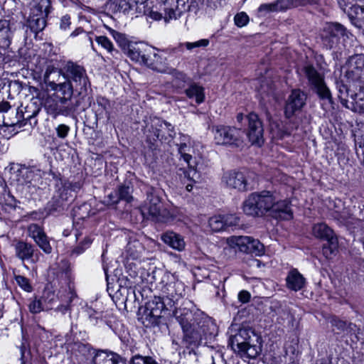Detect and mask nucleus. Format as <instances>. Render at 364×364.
<instances>
[{"instance_id": "nucleus-1", "label": "nucleus", "mask_w": 364, "mask_h": 364, "mask_svg": "<svg viewBox=\"0 0 364 364\" xmlns=\"http://www.w3.org/2000/svg\"><path fill=\"white\" fill-rule=\"evenodd\" d=\"M173 316L182 328L183 341L189 345L198 344L208 333L210 320L193 306L176 309Z\"/></svg>"}, {"instance_id": "nucleus-2", "label": "nucleus", "mask_w": 364, "mask_h": 364, "mask_svg": "<svg viewBox=\"0 0 364 364\" xmlns=\"http://www.w3.org/2000/svg\"><path fill=\"white\" fill-rule=\"evenodd\" d=\"M230 344L243 358H255L262 351V338L250 328H241L232 334Z\"/></svg>"}, {"instance_id": "nucleus-3", "label": "nucleus", "mask_w": 364, "mask_h": 364, "mask_svg": "<svg viewBox=\"0 0 364 364\" xmlns=\"http://www.w3.org/2000/svg\"><path fill=\"white\" fill-rule=\"evenodd\" d=\"M125 53L132 60L146 65L154 70L159 73L166 71L161 56L155 53L151 55V49L146 44L132 42Z\"/></svg>"}, {"instance_id": "nucleus-4", "label": "nucleus", "mask_w": 364, "mask_h": 364, "mask_svg": "<svg viewBox=\"0 0 364 364\" xmlns=\"http://www.w3.org/2000/svg\"><path fill=\"white\" fill-rule=\"evenodd\" d=\"M61 72L53 65H48L43 75V82L48 90L53 91V96L65 98L71 102L75 88L69 82L64 80L60 81Z\"/></svg>"}, {"instance_id": "nucleus-5", "label": "nucleus", "mask_w": 364, "mask_h": 364, "mask_svg": "<svg viewBox=\"0 0 364 364\" xmlns=\"http://www.w3.org/2000/svg\"><path fill=\"white\" fill-rule=\"evenodd\" d=\"M274 199L269 191L252 193L243 203V211L251 216H262L267 212L271 214Z\"/></svg>"}, {"instance_id": "nucleus-6", "label": "nucleus", "mask_w": 364, "mask_h": 364, "mask_svg": "<svg viewBox=\"0 0 364 364\" xmlns=\"http://www.w3.org/2000/svg\"><path fill=\"white\" fill-rule=\"evenodd\" d=\"M63 79L75 88V93L81 95L87 92L90 86L89 78L85 68L76 63L68 61L59 70Z\"/></svg>"}, {"instance_id": "nucleus-7", "label": "nucleus", "mask_w": 364, "mask_h": 364, "mask_svg": "<svg viewBox=\"0 0 364 364\" xmlns=\"http://www.w3.org/2000/svg\"><path fill=\"white\" fill-rule=\"evenodd\" d=\"M144 134L146 142L152 147L158 140L161 142L169 141L175 136L176 132L170 123L154 118L146 124Z\"/></svg>"}, {"instance_id": "nucleus-8", "label": "nucleus", "mask_w": 364, "mask_h": 364, "mask_svg": "<svg viewBox=\"0 0 364 364\" xmlns=\"http://www.w3.org/2000/svg\"><path fill=\"white\" fill-rule=\"evenodd\" d=\"M144 218L155 222L166 223L174 218V215L164 208L161 198L154 193L147 194L145 205L141 208Z\"/></svg>"}, {"instance_id": "nucleus-9", "label": "nucleus", "mask_w": 364, "mask_h": 364, "mask_svg": "<svg viewBox=\"0 0 364 364\" xmlns=\"http://www.w3.org/2000/svg\"><path fill=\"white\" fill-rule=\"evenodd\" d=\"M213 139L218 145L238 146L242 141L243 132L235 127L218 124L212 127Z\"/></svg>"}, {"instance_id": "nucleus-10", "label": "nucleus", "mask_w": 364, "mask_h": 364, "mask_svg": "<svg viewBox=\"0 0 364 364\" xmlns=\"http://www.w3.org/2000/svg\"><path fill=\"white\" fill-rule=\"evenodd\" d=\"M168 302L161 296L154 298L148 301L145 306L144 312L141 316L143 324L148 327L157 325L161 317L163 311L168 309Z\"/></svg>"}, {"instance_id": "nucleus-11", "label": "nucleus", "mask_w": 364, "mask_h": 364, "mask_svg": "<svg viewBox=\"0 0 364 364\" xmlns=\"http://www.w3.org/2000/svg\"><path fill=\"white\" fill-rule=\"evenodd\" d=\"M227 244L231 248H237L241 252L261 256L264 247L258 240L249 236H232L227 238Z\"/></svg>"}, {"instance_id": "nucleus-12", "label": "nucleus", "mask_w": 364, "mask_h": 364, "mask_svg": "<svg viewBox=\"0 0 364 364\" xmlns=\"http://www.w3.org/2000/svg\"><path fill=\"white\" fill-rule=\"evenodd\" d=\"M303 70L311 89L321 99L331 101V93L325 83L323 75L312 65H306Z\"/></svg>"}, {"instance_id": "nucleus-13", "label": "nucleus", "mask_w": 364, "mask_h": 364, "mask_svg": "<svg viewBox=\"0 0 364 364\" xmlns=\"http://www.w3.org/2000/svg\"><path fill=\"white\" fill-rule=\"evenodd\" d=\"M44 107L48 114L55 118L58 115L69 116L75 111V107L72 102L65 98L48 96L44 103Z\"/></svg>"}, {"instance_id": "nucleus-14", "label": "nucleus", "mask_w": 364, "mask_h": 364, "mask_svg": "<svg viewBox=\"0 0 364 364\" xmlns=\"http://www.w3.org/2000/svg\"><path fill=\"white\" fill-rule=\"evenodd\" d=\"M346 76L349 80L358 82L360 90L364 88V54H357L349 58Z\"/></svg>"}, {"instance_id": "nucleus-15", "label": "nucleus", "mask_w": 364, "mask_h": 364, "mask_svg": "<svg viewBox=\"0 0 364 364\" xmlns=\"http://www.w3.org/2000/svg\"><path fill=\"white\" fill-rule=\"evenodd\" d=\"M248 129L247 135L252 144L261 146L264 142L263 125L258 116L255 113L247 115Z\"/></svg>"}, {"instance_id": "nucleus-16", "label": "nucleus", "mask_w": 364, "mask_h": 364, "mask_svg": "<svg viewBox=\"0 0 364 364\" xmlns=\"http://www.w3.org/2000/svg\"><path fill=\"white\" fill-rule=\"evenodd\" d=\"M114 13H123L124 14L141 15L144 11V5L136 0H115L110 5Z\"/></svg>"}, {"instance_id": "nucleus-17", "label": "nucleus", "mask_w": 364, "mask_h": 364, "mask_svg": "<svg viewBox=\"0 0 364 364\" xmlns=\"http://www.w3.org/2000/svg\"><path fill=\"white\" fill-rule=\"evenodd\" d=\"M223 181L228 187L240 191H245L252 188L245 174L241 171H232L225 173L223 175Z\"/></svg>"}, {"instance_id": "nucleus-18", "label": "nucleus", "mask_w": 364, "mask_h": 364, "mask_svg": "<svg viewBox=\"0 0 364 364\" xmlns=\"http://www.w3.org/2000/svg\"><path fill=\"white\" fill-rule=\"evenodd\" d=\"M188 0H166L161 4V10L164 12V19L169 21L180 17L183 12L186 10Z\"/></svg>"}, {"instance_id": "nucleus-19", "label": "nucleus", "mask_w": 364, "mask_h": 364, "mask_svg": "<svg viewBox=\"0 0 364 364\" xmlns=\"http://www.w3.org/2000/svg\"><path fill=\"white\" fill-rule=\"evenodd\" d=\"M345 36L348 37L346 28L340 23H333L322 36V43L327 49H332L338 44L340 37Z\"/></svg>"}, {"instance_id": "nucleus-20", "label": "nucleus", "mask_w": 364, "mask_h": 364, "mask_svg": "<svg viewBox=\"0 0 364 364\" xmlns=\"http://www.w3.org/2000/svg\"><path fill=\"white\" fill-rule=\"evenodd\" d=\"M306 96L300 90H292L289 96L285 106V115L287 117H291L294 114L300 110L306 104Z\"/></svg>"}, {"instance_id": "nucleus-21", "label": "nucleus", "mask_w": 364, "mask_h": 364, "mask_svg": "<svg viewBox=\"0 0 364 364\" xmlns=\"http://www.w3.org/2000/svg\"><path fill=\"white\" fill-rule=\"evenodd\" d=\"M164 299L168 302L170 308L180 299L184 292L183 285L181 282H171L167 283L162 288Z\"/></svg>"}, {"instance_id": "nucleus-22", "label": "nucleus", "mask_w": 364, "mask_h": 364, "mask_svg": "<svg viewBox=\"0 0 364 364\" xmlns=\"http://www.w3.org/2000/svg\"><path fill=\"white\" fill-rule=\"evenodd\" d=\"M38 113V109L33 112L31 114L27 113L26 112L23 114H19L18 110H11L9 113L5 114H2V123L6 127H14L18 126L21 127L23 125V123L21 121L22 118L23 121H29L31 124V120L35 119V117Z\"/></svg>"}, {"instance_id": "nucleus-23", "label": "nucleus", "mask_w": 364, "mask_h": 364, "mask_svg": "<svg viewBox=\"0 0 364 364\" xmlns=\"http://www.w3.org/2000/svg\"><path fill=\"white\" fill-rule=\"evenodd\" d=\"M56 186L58 187V190L57 195L54 196L53 198L56 203L54 207L55 210L58 208L63 206L64 202L68 200L69 191H75L80 188L79 183H71L68 181H63L62 180H60Z\"/></svg>"}, {"instance_id": "nucleus-24", "label": "nucleus", "mask_w": 364, "mask_h": 364, "mask_svg": "<svg viewBox=\"0 0 364 364\" xmlns=\"http://www.w3.org/2000/svg\"><path fill=\"white\" fill-rule=\"evenodd\" d=\"M273 218L281 220H290L293 213L288 200H279L276 198L270 214Z\"/></svg>"}, {"instance_id": "nucleus-25", "label": "nucleus", "mask_w": 364, "mask_h": 364, "mask_svg": "<svg viewBox=\"0 0 364 364\" xmlns=\"http://www.w3.org/2000/svg\"><path fill=\"white\" fill-rule=\"evenodd\" d=\"M179 154L181 157L188 165V171L187 172V177L193 181H196L199 178V174L196 171V165L191 162L192 156L190 154L191 147L186 143H182L178 148Z\"/></svg>"}, {"instance_id": "nucleus-26", "label": "nucleus", "mask_w": 364, "mask_h": 364, "mask_svg": "<svg viewBox=\"0 0 364 364\" xmlns=\"http://www.w3.org/2000/svg\"><path fill=\"white\" fill-rule=\"evenodd\" d=\"M92 361L93 364H126L120 355L106 350H98Z\"/></svg>"}, {"instance_id": "nucleus-27", "label": "nucleus", "mask_w": 364, "mask_h": 364, "mask_svg": "<svg viewBox=\"0 0 364 364\" xmlns=\"http://www.w3.org/2000/svg\"><path fill=\"white\" fill-rule=\"evenodd\" d=\"M161 240L171 248L181 252L185 250L186 242L182 235L173 231H167L162 234Z\"/></svg>"}, {"instance_id": "nucleus-28", "label": "nucleus", "mask_w": 364, "mask_h": 364, "mask_svg": "<svg viewBox=\"0 0 364 364\" xmlns=\"http://www.w3.org/2000/svg\"><path fill=\"white\" fill-rule=\"evenodd\" d=\"M12 38V31L9 21L6 19H0V49L3 53L6 52L9 48Z\"/></svg>"}, {"instance_id": "nucleus-29", "label": "nucleus", "mask_w": 364, "mask_h": 364, "mask_svg": "<svg viewBox=\"0 0 364 364\" xmlns=\"http://www.w3.org/2000/svg\"><path fill=\"white\" fill-rule=\"evenodd\" d=\"M286 282L288 289L297 291L305 286L306 279L296 269H293L288 273Z\"/></svg>"}, {"instance_id": "nucleus-30", "label": "nucleus", "mask_w": 364, "mask_h": 364, "mask_svg": "<svg viewBox=\"0 0 364 364\" xmlns=\"http://www.w3.org/2000/svg\"><path fill=\"white\" fill-rule=\"evenodd\" d=\"M14 247L16 257L22 262L33 258L35 250L31 244L20 240L14 245Z\"/></svg>"}, {"instance_id": "nucleus-31", "label": "nucleus", "mask_w": 364, "mask_h": 364, "mask_svg": "<svg viewBox=\"0 0 364 364\" xmlns=\"http://www.w3.org/2000/svg\"><path fill=\"white\" fill-rule=\"evenodd\" d=\"M312 233L316 238L326 241L336 237L333 230L323 223L315 224L312 228Z\"/></svg>"}, {"instance_id": "nucleus-32", "label": "nucleus", "mask_w": 364, "mask_h": 364, "mask_svg": "<svg viewBox=\"0 0 364 364\" xmlns=\"http://www.w3.org/2000/svg\"><path fill=\"white\" fill-rule=\"evenodd\" d=\"M274 3L277 11H282L292 7L314 5L318 3V0H277Z\"/></svg>"}, {"instance_id": "nucleus-33", "label": "nucleus", "mask_w": 364, "mask_h": 364, "mask_svg": "<svg viewBox=\"0 0 364 364\" xmlns=\"http://www.w3.org/2000/svg\"><path fill=\"white\" fill-rule=\"evenodd\" d=\"M60 281L65 284V291L68 295L69 302H71L75 296L73 277L70 271H66L60 276Z\"/></svg>"}, {"instance_id": "nucleus-34", "label": "nucleus", "mask_w": 364, "mask_h": 364, "mask_svg": "<svg viewBox=\"0 0 364 364\" xmlns=\"http://www.w3.org/2000/svg\"><path fill=\"white\" fill-rule=\"evenodd\" d=\"M185 93L189 98H195L196 102L200 104L204 101L205 95L203 88L197 84H192L185 90Z\"/></svg>"}, {"instance_id": "nucleus-35", "label": "nucleus", "mask_w": 364, "mask_h": 364, "mask_svg": "<svg viewBox=\"0 0 364 364\" xmlns=\"http://www.w3.org/2000/svg\"><path fill=\"white\" fill-rule=\"evenodd\" d=\"M46 17L31 14L28 21L31 30L36 33L43 31L46 26Z\"/></svg>"}, {"instance_id": "nucleus-36", "label": "nucleus", "mask_w": 364, "mask_h": 364, "mask_svg": "<svg viewBox=\"0 0 364 364\" xmlns=\"http://www.w3.org/2000/svg\"><path fill=\"white\" fill-rule=\"evenodd\" d=\"M327 243L323 245L322 248V253L326 259H331L336 255L338 247V242L337 237H334L326 241Z\"/></svg>"}, {"instance_id": "nucleus-37", "label": "nucleus", "mask_w": 364, "mask_h": 364, "mask_svg": "<svg viewBox=\"0 0 364 364\" xmlns=\"http://www.w3.org/2000/svg\"><path fill=\"white\" fill-rule=\"evenodd\" d=\"M50 3L49 0H40L31 9V14L47 17L50 12Z\"/></svg>"}, {"instance_id": "nucleus-38", "label": "nucleus", "mask_w": 364, "mask_h": 364, "mask_svg": "<svg viewBox=\"0 0 364 364\" xmlns=\"http://www.w3.org/2000/svg\"><path fill=\"white\" fill-rule=\"evenodd\" d=\"M91 350L89 344L80 342L74 343L71 346L73 353L79 358H86L90 354Z\"/></svg>"}, {"instance_id": "nucleus-39", "label": "nucleus", "mask_w": 364, "mask_h": 364, "mask_svg": "<svg viewBox=\"0 0 364 364\" xmlns=\"http://www.w3.org/2000/svg\"><path fill=\"white\" fill-rule=\"evenodd\" d=\"M45 311L53 309L58 301V296L50 290H46L43 292L41 298Z\"/></svg>"}, {"instance_id": "nucleus-40", "label": "nucleus", "mask_w": 364, "mask_h": 364, "mask_svg": "<svg viewBox=\"0 0 364 364\" xmlns=\"http://www.w3.org/2000/svg\"><path fill=\"white\" fill-rule=\"evenodd\" d=\"M109 33L113 38L115 40L119 46L125 52L129 48V45L132 43L130 42L127 38L126 35L119 33L115 30L110 29Z\"/></svg>"}, {"instance_id": "nucleus-41", "label": "nucleus", "mask_w": 364, "mask_h": 364, "mask_svg": "<svg viewBox=\"0 0 364 364\" xmlns=\"http://www.w3.org/2000/svg\"><path fill=\"white\" fill-rule=\"evenodd\" d=\"M208 226L213 232L225 230L223 216L221 215H214L209 218Z\"/></svg>"}, {"instance_id": "nucleus-42", "label": "nucleus", "mask_w": 364, "mask_h": 364, "mask_svg": "<svg viewBox=\"0 0 364 364\" xmlns=\"http://www.w3.org/2000/svg\"><path fill=\"white\" fill-rule=\"evenodd\" d=\"M350 9H347L346 14H348L352 24L353 21L360 19V16L364 14V7L359 5H352Z\"/></svg>"}, {"instance_id": "nucleus-43", "label": "nucleus", "mask_w": 364, "mask_h": 364, "mask_svg": "<svg viewBox=\"0 0 364 364\" xmlns=\"http://www.w3.org/2000/svg\"><path fill=\"white\" fill-rule=\"evenodd\" d=\"M97 104L99 107L97 109L98 114H105L107 118H109L110 102L107 99L100 97L97 99Z\"/></svg>"}, {"instance_id": "nucleus-44", "label": "nucleus", "mask_w": 364, "mask_h": 364, "mask_svg": "<svg viewBox=\"0 0 364 364\" xmlns=\"http://www.w3.org/2000/svg\"><path fill=\"white\" fill-rule=\"evenodd\" d=\"M119 198L117 200H112L113 195L112 193L109 195V199H110V203L115 204L118 203L119 199L120 200H124L127 202L131 201L132 199V197L130 196V191L129 188L126 186H122L119 188L118 192Z\"/></svg>"}, {"instance_id": "nucleus-45", "label": "nucleus", "mask_w": 364, "mask_h": 364, "mask_svg": "<svg viewBox=\"0 0 364 364\" xmlns=\"http://www.w3.org/2000/svg\"><path fill=\"white\" fill-rule=\"evenodd\" d=\"M29 311L32 314H38L42 311H45L43 301L41 299L34 297L31 299L28 305Z\"/></svg>"}, {"instance_id": "nucleus-46", "label": "nucleus", "mask_w": 364, "mask_h": 364, "mask_svg": "<svg viewBox=\"0 0 364 364\" xmlns=\"http://www.w3.org/2000/svg\"><path fill=\"white\" fill-rule=\"evenodd\" d=\"M28 234L33 240H36L45 234V232L43 228L36 223H32L28 226Z\"/></svg>"}, {"instance_id": "nucleus-47", "label": "nucleus", "mask_w": 364, "mask_h": 364, "mask_svg": "<svg viewBox=\"0 0 364 364\" xmlns=\"http://www.w3.org/2000/svg\"><path fill=\"white\" fill-rule=\"evenodd\" d=\"M34 241L45 253H51L52 247L50 245V242L46 233Z\"/></svg>"}, {"instance_id": "nucleus-48", "label": "nucleus", "mask_w": 364, "mask_h": 364, "mask_svg": "<svg viewBox=\"0 0 364 364\" xmlns=\"http://www.w3.org/2000/svg\"><path fill=\"white\" fill-rule=\"evenodd\" d=\"M223 216L225 228L239 225L240 219L235 214H228Z\"/></svg>"}, {"instance_id": "nucleus-49", "label": "nucleus", "mask_w": 364, "mask_h": 364, "mask_svg": "<svg viewBox=\"0 0 364 364\" xmlns=\"http://www.w3.org/2000/svg\"><path fill=\"white\" fill-rule=\"evenodd\" d=\"M96 42L103 48L106 49L109 53H112L114 50V46L111 41L105 36H97L95 38Z\"/></svg>"}, {"instance_id": "nucleus-50", "label": "nucleus", "mask_w": 364, "mask_h": 364, "mask_svg": "<svg viewBox=\"0 0 364 364\" xmlns=\"http://www.w3.org/2000/svg\"><path fill=\"white\" fill-rule=\"evenodd\" d=\"M15 279L16 283L22 289L27 292H31L32 291L33 288L28 279L21 275H17L15 277Z\"/></svg>"}, {"instance_id": "nucleus-51", "label": "nucleus", "mask_w": 364, "mask_h": 364, "mask_svg": "<svg viewBox=\"0 0 364 364\" xmlns=\"http://www.w3.org/2000/svg\"><path fill=\"white\" fill-rule=\"evenodd\" d=\"M92 239L90 237H85L73 250V252L80 255L85 252L92 244Z\"/></svg>"}, {"instance_id": "nucleus-52", "label": "nucleus", "mask_w": 364, "mask_h": 364, "mask_svg": "<svg viewBox=\"0 0 364 364\" xmlns=\"http://www.w3.org/2000/svg\"><path fill=\"white\" fill-rule=\"evenodd\" d=\"M144 10L145 12H142L141 14L146 15L154 20L159 21L164 17V12L161 13L157 11H154L149 7L147 4L144 5Z\"/></svg>"}, {"instance_id": "nucleus-53", "label": "nucleus", "mask_w": 364, "mask_h": 364, "mask_svg": "<svg viewBox=\"0 0 364 364\" xmlns=\"http://www.w3.org/2000/svg\"><path fill=\"white\" fill-rule=\"evenodd\" d=\"M209 44V41L208 39H200L196 42H186L184 43V46L186 48V49L191 50L196 48L200 47H206Z\"/></svg>"}, {"instance_id": "nucleus-54", "label": "nucleus", "mask_w": 364, "mask_h": 364, "mask_svg": "<svg viewBox=\"0 0 364 364\" xmlns=\"http://www.w3.org/2000/svg\"><path fill=\"white\" fill-rule=\"evenodd\" d=\"M274 11H277V8L274 2L270 4H262L258 8V13L264 15Z\"/></svg>"}, {"instance_id": "nucleus-55", "label": "nucleus", "mask_w": 364, "mask_h": 364, "mask_svg": "<svg viewBox=\"0 0 364 364\" xmlns=\"http://www.w3.org/2000/svg\"><path fill=\"white\" fill-rule=\"evenodd\" d=\"M235 23L239 27L245 26L247 24L249 21V16L245 13L241 12L237 14L235 16Z\"/></svg>"}, {"instance_id": "nucleus-56", "label": "nucleus", "mask_w": 364, "mask_h": 364, "mask_svg": "<svg viewBox=\"0 0 364 364\" xmlns=\"http://www.w3.org/2000/svg\"><path fill=\"white\" fill-rule=\"evenodd\" d=\"M340 7L343 10L345 13L347 12V9H350L352 5H357V0H337Z\"/></svg>"}, {"instance_id": "nucleus-57", "label": "nucleus", "mask_w": 364, "mask_h": 364, "mask_svg": "<svg viewBox=\"0 0 364 364\" xmlns=\"http://www.w3.org/2000/svg\"><path fill=\"white\" fill-rule=\"evenodd\" d=\"M70 130V127L65 124H60L56 128L57 135L60 138H65L67 136Z\"/></svg>"}, {"instance_id": "nucleus-58", "label": "nucleus", "mask_w": 364, "mask_h": 364, "mask_svg": "<svg viewBox=\"0 0 364 364\" xmlns=\"http://www.w3.org/2000/svg\"><path fill=\"white\" fill-rule=\"evenodd\" d=\"M251 295L250 292L245 290H242L238 294V299L242 303H247L250 299Z\"/></svg>"}, {"instance_id": "nucleus-59", "label": "nucleus", "mask_w": 364, "mask_h": 364, "mask_svg": "<svg viewBox=\"0 0 364 364\" xmlns=\"http://www.w3.org/2000/svg\"><path fill=\"white\" fill-rule=\"evenodd\" d=\"M11 107L9 102L3 101L0 102V114H6L11 111Z\"/></svg>"}, {"instance_id": "nucleus-60", "label": "nucleus", "mask_w": 364, "mask_h": 364, "mask_svg": "<svg viewBox=\"0 0 364 364\" xmlns=\"http://www.w3.org/2000/svg\"><path fill=\"white\" fill-rule=\"evenodd\" d=\"M331 323L338 330H343L346 327V323L337 318H333L331 320Z\"/></svg>"}, {"instance_id": "nucleus-61", "label": "nucleus", "mask_w": 364, "mask_h": 364, "mask_svg": "<svg viewBox=\"0 0 364 364\" xmlns=\"http://www.w3.org/2000/svg\"><path fill=\"white\" fill-rule=\"evenodd\" d=\"M70 24V18L68 16H64L60 21V27L61 29L66 30Z\"/></svg>"}, {"instance_id": "nucleus-62", "label": "nucleus", "mask_w": 364, "mask_h": 364, "mask_svg": "<svg viewBox=\"0 0 364 364\" xmlns=\"http://www.w3.org/2000/svg\"><path fill=\"white\" fill-rule=\"evenodd\" d=\"M55 312H60L63 315L65 314L68 312H70V306L68 304L64 305H60L56 309H55Z\"/></svg>"}, {"instance_id": "nucleus-63", "label": "nucleus", "mask_w": 364, "mask_h": 364, "mask_svg": "<svg viewBox=\"0 0 364 364\" xmlns=\"http://www.w3.org/2000/svg\"><path fill=\"white\" fill-rule=\"evenodd\" d=\"M100 318V315L97 313H95L94 314L90 315V321L92 324H97V320Z\"/></svg>"}, {"instance_id": "nucleus-64", "label": "nucleus", "mask_w": 364, "mask_h": 364, "mask_svg": "<svg viewBox=\"0 0 364 364\" xmlns=\"http://www.w3.org/2000/svg\"><path fill=\"white\" fill-rule=\"evenodd\" d=\"M176 77L183 82H186L187 79V76L184 73L179 72L176 73Z\"/></svg>"}]
</instances>
